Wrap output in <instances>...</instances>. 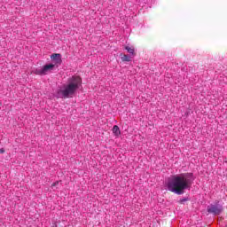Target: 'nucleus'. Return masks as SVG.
I'll return each instance as SVG.
<instances>
[{"label":"nucleus","instance_id":"0eeeda50","mask_svg":"<svg viewBox=\"0 0 227 227\" xmlns=\"http://www.w3.org/2000/svg\"><path fill=\"white\" fill-rule=\"evenodd\" d=\"M121 61L123 62H129V61H132V57L130 55H123V54H121Z\"/></svg>","mask_w":227,"mask_h":227},{"label":"nucleus","instance_id":"423d86ee","mask_svg":"<svg viewBox=\"0 0 227 227\" xmlns=\"http://www.w3.org/2000/svg\"><path fill=\"white\" fill-rule=\"evenodd\" d=\"M112 130L115 137H120V136L121 135V131L120 130V127H118V125H114Z\"/></svg>","mask_w":227,"mask_h":227},{"label":"nucleus","instance_id":"f257e3e1","mask_svg":"<svg viewBox=\"0 0 227 227\" xmlns=\"http://www.w3.org/2000/svg\"><path fill=\"white\" fill-rule=\"evenodd\" d=\"M193 182L194 175L192 173H184L168 178L166 186L170 192L182 195L185 191L191 189Z\"/></svg>","mask_w":227,"mask_h":227},{"label":"nucleus","instance_id":"7ed1b4c3","mask_svg":"<svg viewBox=\"0 0 227 227\" xmlns=\"http://www.w3.org/2000/svg\"><path fill=\"white\" fill-rule=\"evenodd\" d=\"M223 210H224V207H223V204H220L219 200H216L215 203L207 207V211L208 214H212V215H221Z\"/></svg>","mask_w":227,"mask_h":227},{"label":"nucleus","instance_id":"6e6552de","mask_svg":"<svg viewBox=\"0 0 227 227\" xmlns=\"http://www.w3.org/2000/svg\"><path fill=\"white\" fill-rule=\"evenodd\" d=\"M125 50L127 51V52H129V54H131V56H136L135 50L133 47L126 46Z\"/></svg>","mask_w":227,"mask_h":227},{"label":"nucleus","instance_id":"f8f14e48","mask_svg":"<svg viewBox=\"0 0 227 227\" xmlns=\"http://www.w3.org/2000/svg\"><path fill=\"white\" fill-rule=\"evenodd\" d=\"M51 227H58L57 225H53V226H51Z\"/></svg>","mask_w":227,"mask_h":227},{"label":"nucleus","instance_id":"20e7f679","mask_svg":"<svg viewBox=\"0 0 227 227\" xmlns=\"http://www.w3.org/2000/svg\"><path fill=\"white\" fill-rule=\"evenodd\" d=\"M55 65L54 64H48L42 67L36 68L34 70V74L35 75H47L49 73L54 70Z\"/></svg>","mask_w":227,"mask_h":227},{"label":"nucleus","instance_id":"39448f33","mask_svg":"<svg viewBox=\"0 0 227 227\" xmlns=\"http://www.w3.org/2000/svg\"><path fill=\"white\" fill-rule=\"evenodd\" d=\"M51 59L53 61V65H55V67H58L59 65H60L62 63L61 60V54L59 53H53L51 56Z\"/></svg>","mask_w":227,"mask_h":227},{"label":"nucleus","instance_id":"f03ea898","mask_svg":"<svg viewBox=\"0 0 227 227\" xmlns=\"http://www.w3.org/2000/svg\"><path fill=\"white\" fill-rule=\"evenodd\" d=\"M82 85V79L79 76H72L67 79V83H65L57 91V98H72L77 90Z\"/></svg>","mask_w":227,"mask_h":227},{"label":"nucleus","instance_id":"1a4fd4ad","mask_svg":"<svg viewBox=\"0 0 227 227\" xmlns=\"http://www.w3.org/2000/svg\"><path fill=\"white\" fill-rule=\"evenodd\" d=\"M189 199H187V198H184V199H181L180 200H179V203H185V201H187Z\"/></svg>","mask_w":227,"mask_h":227},{"label":"nucleus","instance_id":"9b49d317","mask_svg":"<svg viewBox=\"0 0 227 227\" xmlns=\"http://www.w3.org/2000/svg\"><path fill=\"white\" fill-rule=\"evenodd\" d=\"M0 153H4V148L0 149Z\"/></svg>","mask_w":227,"mask_h":227},{"label":"nucleus","instance_id":"9d476101","mask_svg":"<svg viewBox=\"0 0 227 227\" xmlns=\"http://www.w3.org/2000/svg\"><path fill=\"white\" fill-rule=\"evenodd\" d=\"M58 184H59V181H57V182L53 183V184H51V187H56V185H58Z\"/></svg>","mask_w":227,"mask_h":227}]
</instances>
